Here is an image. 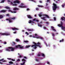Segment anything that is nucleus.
Segmentation results:
<instances>
[{
    "label": "nucleus",
    "mask_w": 65,
    "mask_h": 65,
    "mask_svg": "<svg viewBox=\"0 0 65 65\" xmlns=\"http://www.w3.org/2000/svg\"><path fill=\"white\" fill-rule=\"evenodd\" d=\"M37 56H40V55L39 54H38Z\"/></svg>",
    "instance_id": "nucleus-61"
},
{
    "label": "nucleus",
    "mask_w": 65,
    "mask_h": 65,
    "mask_svg": "<svg viewBox=\"0 0 65 65\" xmlns=\"http://www.w3.org/2000/svg\"><path fill=\"white\" fill-rule=\"evenodd\" d=\"M47 64H50V62L48 61H47Z\"/></svg>",
    "instance_id": "nucleus-50"
},
{
    "label": "nucleus",
    "mask_w": 65,
    "mask_h": 65,
    "mask_svg": "<svg viewBox=\"0 0 65 65\" xmlns=\"http://www.w3.org/2000/svg\"><path fill=\"white\" fill-rule=\"evenodd\" d=\"M17 61H20V59H17Z\"/></svg>",
    "instance_id": "nucleus-56"
},
{
    "label": "nucleus",
    "mask_w": 65,
    "mask_h": 65,
    "mask_svg": "<svg viewBox=\"0 0 65 65\" xmlns=\"http://www.w3.org/2000/svg\"><path fill=\"white\" fill-rule=\"evenodd\" d=\"M3 62H7V61L6 60H4L2 61Z\"/></svg>",
    "instance_id": "nucleus-39"
},
{
    "label": "nucleus",
    "mask_w": 65,
    "mask_h": 65,
    "mask_svg": "<svg viewBox=\"0 0 65 65\" xmlns=\"http://www.w3.org/2000/svg\"><path fill=\"white\" fill-rule=\"evenodd\" d=\"M24 42H25V43H28L29 42V41H24Z\"/></svg>",
    "instance_id": "nucleus-27"
},
{
    "label": "nucleus",
    "mask_w": 65,
    "mask_h": 65,
    "mask_svg": "<svg viewBox=\"0 0 65 65\" xmlns=\"http://www.w3.org/2000/svg\"><path fill=\"white\" fill-rule=\"evenodd\" d=\"M39 17H41L42 16V15L41 14H39Z\"/></svg>",
    "instance_id": "nucleus-38"
},
{
    "label": "nucleus",
    "mask_w": 65,
    "mask_h": 65,
    "mask_svg": "<svg viewBox=\"0 0 65 65\" xmlns=\"http://www.w3.org/2000/svg\"><path fill=\"white\" fill-rule=\"evenodd\" d=\"M6 15L7 16H9V14H7Z\"/></svg>",
    "instance_id": "nucleus-64"
},
{
    "label": "nucleus",
    "mask_w": 65,
    "mask_h": 65,
    "mask_svg": "<svg viewBox=\"0 0 65 65\" xmlns=\"http://www.w3.org/2000/svg\"><path fill=\"white\" fill-rule=\"evenodd\" d=\"M20 1L18 0H16L13 2V3H20Z\"/></svg>",
    "instance_id": "nucleus-10"
},
{
    "label": "nucleus",
    "mask_w": 65,
    "mask_h": 65,
    "mask_svg": "<svg viewBox=\"0 0 65 65\" xmlns=\"http://www.w3.org/2000/svg\"><path fill=\"white\" fill-rule=\"evenodd\" d=\"M51 29H52V30L53 31H54L55 32H56V29H54V27L53 26H51Z\"/></svg>",
    "instance_id": "nucleus-11"
},
{
    "label": "nucleus",
    "mask_w": 65,
    "mask_h": 65,
    "mask_svg": "<svg viewBox=\"0 0 65 65\" xmlns=\"http://www.w3.org/2000/svg\"><path fill=\"white\" fill-rule=\"evenodd\" d=\"M16 48H21V49H23L24 48V46H21L20 45H17L15 46Z\"/></svg>",
    "instance_id": "nucleus-3"
},
{
    "label": "nucleus",
    "mask_w": 65,
    "mask_h": 65,
    "mask_svg": "<svg viewBox=\"0 0 65 65\" xmlns=\"http://www.w3.org/2000/svg\"><path fill=\"white\" fill-rule=\"evenodd\" d=\"M28 18V19H32V17L30 15H27V16Z\"/></svg>",
    "instance_id": "nucleus-13"
},
{
    "label": "nucleus",
    "mask_w": 65,
    "mask_h": 65,
    "mask_svg": "<svg viewBox=\"0 0 65 65\" xmlns=\"http://www.w3.org/2000/svg\"><path fill=\"white\" fill-rule=\"evenodd\" d=\"M10 49H9V48L6 49V51H8V52H10V50H9Z\"/></svg>",
    "instance_id": "nucleus-20"
},
{
    "label": "nucleus",
    "mask_w": 65,
    "mask_h": 65,
    "mask_svg": "<svg viewBox=\"0 0 65 65\" xmlns=\"http://www.w3.org/2000/svg\"><path fill=\"white\" fill-rule=\"evenodd\" d=\"M45 15L46 16V17L47 18H48V19H49L50 18V17H49V16H48V15Z\"/></svg>",
    "instance_id": "nucleus-26"
},
{
    "label": "nucleus",
    "mask_w": 65,
    "mask_h": 65,
    "mask_svg": "<svg viewBox=\"0 0 65 65\" xmlns=\"http://www.w3.org/2000/svg\"><path fill=\"white\" fill-rule=\"evenodd\" d=\"M13 10H19V9L17 7H15L13 8Z\"/></svg>",
    "instance_id": "nucleus-16"
},
{
    "label": "nucleus",
    "mask_w": 65,
    "mask_h": 65,
    "mask_svg": "<svg viewBox=\"0 0 65 65\" xmlns=\"http://www.w3.org/2000/svg\"><path fill=\"white\" fill-rule=\"evenodd\" d=\"M9 63L10 64H13V62H12V61H9Z\"/></svg>",
    "instance_id": "nucleus-23"
},
{
    "label": "nucleus",
    "mask_w": 65,
    "mask_h": 65,
    "mask_svg": "<svg viewBox=\"0 0 65 65\" xmlns=\"http://www.w3.org/2000/svg\"><path fill=\"white\" fill-rule=\"evenodd\" d=\"M38 26H39V27H42V25H41V24H40V23H39L38 24Z\"/></svg>",
    "instance_id": "nucleus-19"
},
{
    "label": "nucleus",
    "mask_w": 65,
    "mask_h": 65,
    "mask_svg": "<svg viewBox=\"0 0 65 65\" xmlns=\"http://www.w3.org/2000/svg\"><path fill=\"white\" fill-rule=\"evenodd\" d=\"M4 44H7V43L6 42H4Z\"/></svg>",
    "instance_id": "nucleus-44"
},
{
    "label": "nucleus",
    "mask_w": 65,
    "mask_h": 65,
    "mask_svg": "<svg viewBox=\"0 0 65 65\" xmlns=\"http://www.w3.org/2000/svg\"><path fill=\"white\" fill-rule=\"evenodd\" d=\"M22 57H23V56H21V55H20L19 56L20 58H22Z\"/></svg>",
    "instance_id": "nucleus-58"
},
{
    "label": "nucleus",
    "mask_w": 65,
    "mask_h": 65,
    "mask_svg": "<svg viewBox=\"0 0 65 65\" xmlns=\"http://www.w3.org/2000/svg\"><path fill=\"white\" fill-rule=\"evenodd\" d=\"M3 18V16L2 15H0V19H2Z\"/></svg>",
    "instance_id": "nucleus-24"
},
{
    "label": "nucleus",
    "mask_w": 65,
    "mask_h": 65,
    "mask_svg": "<svg viewBox=\"0 0 65 65\" xmlns=\"http://www.w3.org/2000/svg\"><path fill=\"white\" fill-rule=\"evenodd\" d=\"M22 62H23V63H21L20 64L21 65H24V64H25V63H26V60H25L24 58H23L22 59Z\"/></svg>",
    "instance_id": "nucleus-4"
},
{
    "label": "nucleus",
    "mask_w": 65,
    "mask_h": 65,
    "mask_svg": "<svg viewBox=\"0 0 65 65\" xmlns=\"http://www.w3.org/2000/svg\"><path fill=\"white\" fill-rule=\"evenodd\" d=\"M60 25H61L62 26V25H63V23L62 22H61V24Z\"/></svg>",
    "instance_id": "nucleus-48"
},
{
    "label": "nucleus",
    "mask_w": 65,
    "mask_h": 65,
    "mask_svg": "<svg viewBox=\"0 0 65 65\" xmlns=\"http://www.w3.org/2000/svg\"><path fill=\"white\" fill-rule=\"evenodd\" d=\"M45 44H46V46H48V45H47V44H46V42H45Z\"/></svg>",
    "instance_id": "nucleus-54"
},
{
    "label": "nucleus",
    "mask_w": 65,
    "mask_h": 65,
    "mask_svg": "<svg viewBox=\"0 0 65 65\" xmlns=\"http://www.w3.org/2000/svg\"><path fill=\"white\" fill-rule=\"evenodd\" d=\"M9 49H10L11 50H10L11 51H14V48H13L12 47H8Z\"/></svg>",
    "instance_id": "nucleus-7"
},
{
    "label": "nucleus",
    "mask_w": 65,
    "mask_h": 65,
    "mask_svg": "<svg viewBox=\"0 0 65 65\" xmlns=\"http://www.w3.org/2000/svg\"><path fill=\"white\" fill-rule=\"evenodd\" d=\"M16 40L17 41H20V40L19 39H16Z\"/></svg>",
    "instance_id": "nucleus-32"
},
{
    "label": "nucleus",
    "mask_w": 65,
    "mask_h": 65,
    "mask_svg": "<svg viewBox=\"0 0 65 65\" xmlns=\"http://www.w3.org/2000/svg\"><path fill=\"white\" fill-rule=\"evenodd\" d=\"M30 46V45L27 46H26V48H29Z\"/></svg>",
    "instance_id": "nucleus-30"
},
{
    "label": "nucleus",
    "mask_w": 65,
    "mask_h": 65,
    "mask_svg": "<svg viewBox=\"0 0 65 65\" xmlns=\"http://www.w3.org/2000/svg\"><path fill=\"white\" fill-rule=\"evenodd\" d=\"M61 6L62 7H64V5H61Z\"/></svg>",
    "instance_id": "nucleus-55"
},
{
    "label": "nucleus",
    "mask_w": 65,
    "mask_h": 65,
    "mask_svg": "<svg viewBox=\"0 0 65 65\" xmlns=\"http://www.w3.org/2000/svg\"><path fill=\"white\" fill-rule=\"evenodd\" d=\"M53 6H52L53 9L54 11H56L57 8H59V6L57 7V5L55 3L53 4Z\"/></svg>",
    "instance_id": "nucleus-2"
},
{
    "label": "nucleus",
    "mask_w": 65,
    "mask_h": 65,
    "mask_svg": "<svg viewBox=\"0 0 65 65\" xmlns=\"http://www.w3.org/2000/svg\"><path fill=\"white\" fill-rule=\"evenodd\" d=\"M36 38H40V37H39V36H38L37 37H36Z\"/></svg>",
    "instance_id": "nucleus-41"
},
{
    "label": "nucleus",
    "mask_w": 65,
    "mask_h": 65,
    "mask_svg": "<svg viewBox=\"0 0 65 65\" xmlns=\"http://www.w3.org/2000/svg\"><path fill=\"white\" fill-rule=\"evenodd\" d=\"M36 10H39V8H36Z\"/></svg>",
    "instance_id": "nucleus-33"
},
{
    "label": "nucleus",
    "mask_w": 65,
    "mask_h": 65,
    "mask_svg": "<svg viewBox=\"0 0 65 65\" xmlns=\"http://www.w3.org/2000/svg\"><path fill=\"white\" fill-rule=\"evenodd\" d=\"M42 55L43 56V57H45V55H44V54H42Z\"/></svg>",
    "instance_id": "nucleus-29"
},
{
    "label": "nucleus",
    "mask_w": 65,
    "mask_h": 65,
    "mask_svg": "<svg viewBox=\"0 0 65 65\" xmlns=\"http://www.w3.org/2000/svg\"><path fill=\"white\" fill-rule=\"evenodd\" d=\"M5 8H6V9H10V8H9V7H5Z\"/></svg>",
    "instance_id": "nucleus-31"
},
{
    "label": "nucleus",
    "mask_w": 65,
    "mask_h": 65,
    "mask_svg": "<svg viewBox=\"0 0 65 65\" xmlns=\"http://www.w3.org/2000/svg\"><path fill=\"white\" fill-rule=\"evenodd\" d=\"M7 11V10H3L0 11V12H2L3 13H4L6 12Z\"/></svg>",
    "instance_id": "nucleus-8"
},
{
    "label": "nucleus",
    "mask_w": 65,
    "mask_h": 65,
    "mask_svg": "<svg viewBox=\"0 0 65 65\" xmlns=\"http://www.w3.org/2000/svg\"><path fill=\"white\" fill-rule=\"evenodd\" d=\"M11 61H15V59H11Z\"/></svg>",
    "instance_id": "nucleus-42"
},
{
    "label": "nucleus",
    "mask_w": 65,
    "mask_h": 65,
    "mask_svg": "<svg viewBox=\"0 0 65 65\" xmlns=\"http://www.w3.org/2000/svg\"><path fill=\"white\" fill-rule=\"evenodd\" d=\"M38 6L39 7H43V6L38 5Z\"/></svg>",
    "instance_id": "nucleus-22"
},
{
    "label": "nucleus",
    "mask_w": 65,
    "mask_h": 65,
    "mask_svg": "<svg viewBox=\"0 0 65 65\" xmlns=\"http://www.w3.org/2000/svg\"><path fill=\"white\" fill-rule=\"evenodd\" d=\"M36 61L37 62H38V60L37 59H36Z\"/></svg>",
    "instance_id": "nucleus-62"
},
{
    "label": "nucleus",
    "mask_w": 65,
    "mask_h": 65,
    "mask_svg": "<svg viewBox=\"0 0 65 65\" xmlns=\"http://www.w3.org/2000/svg\"><path fill=\"white\" fill-rule=\"evenodd\" d=\"M26 10H27V11H28V10H30V9H29V8H27L26 9Z\"/></svg>",
    "instance_id": "nucleus-45"
},
{
    "label": "nucleus",
    "mask_w": 65,
    "mask_h": 65,
    "mask_svg": "<svg viewBox=\"0 0 65 65\" xmlns=\"http://www.w3.org/2000/svg\"><path fill=\"white\" fill-rule=\"evenodd\" d=\"M52 36L53 37H54V36H55V34H54V33H52Z\"/></svg>",
    "instance_id": "nucleus-34"
},
{
    "label": "nucleus",
    "mask_w": 65,
    "mask_h": 65,
    "mask_svg": "<svg viewBox=\"0 0 65 65\" xmlns=\"http://www.w3.org/2000/svg\"><path fill=\"white\" fill-rule=\"evenodd\" d=\"M32 43L34 44V45H32L31 47H33V48H35V49H36L37 48V46H38L40 48H41V47H42V46L41 45V43H39V42H38L37 43L33 42Z\"/></svg>",
    "instance_id": "nucleus-1"
},
{
    "label": "nucleus",
    "mask_w": 65,
    "mask_h": 65,
    "mask_svg": "<svg viewBox=\"0 0 65 65\" xmlns=\"http://www.w3.org/2000/svg\"><path fill=\"white\" fill-rule=\"evenodd\" d=\"M17 12L16 11H13V13H16Z\"/></svg>",
    "instance_id": "nucleus-60"
},
{
    "label": "nucleus",
    "mask_w": 65,
    "mask_h": 65,
    "mask_svg": "<svg viewBox=\"0 0 65 65\" xmlns=\"http://www.w3.org/2000/svg\"><path fill=\"white\" fill-rule=\"evenodd\" d=\"M59 41L60 42H63V41H64V39H62L61 40H60Z\"/></svg>",
    "instance_id": "nucleus-28"
},
{
    "label": "nucleus",
    "mask_w": 65,
    "mask_h": 65,
    "mask_svg": "<svg viewBox=\"0 0 65 65\" xmlns=\"http://www.w3.org/2000/svg\"><path fill=\"white\" fill-rule=\"evenodd\" d=\"M7 59H8V60H11V58H7Z\"/></svg>",
    "instance_id": "nucleus-43"
},
{
    "label": "nucleus",
    "mask_w": 65,
    "mask_h": 65,
    "mask_svg": "<svg viewBox=\"0 0 65 65\" xmlns=\"http://www.w3.org/2000/svg\"><path fill=\"white\" fill-rule=\"evenodd\" d=\"M58 26H59V27H61V28L62 30H64V29H65V26H64H64H63L61 24H58Z\"/></svg>",
    "instance_id": "nucleus-5"
},
{
    "label": "nucleus",
    "mask_w": 65,
    "mask_h": 65,
    "mask_svg": "<svg viewBox=\"0 0 65 65\" xmlns=\"http://www.w3.org/2000/svg\"><path fill=\"white\" fill-rule=\"evenodd\" d=\"M21 5L22 6H23V5H24V4H23V3H21Z\"/></svg>",
    "instance_id": "nucleus-53"
},
{
    "label": "nucleus",
    "mask_w": 65,
    "mask_h": 65,
    "mask_svg": "<svg viewBox=\"0 0 65 65\" xmlns=\"http://www.w3.org/2000/svg\"><path fill=\"white\" fill-rule=\"evenodd\" d=\"M24 58H25V59H27V58L26 56H24L23 57Z\"/></svg>",
    "instance_id": "nucleus-40"
},
{
    "label": "nucleus",
    "mask_w": 65,
    "mask_h": 65,
    "mask_svg": "<svg viewBox=\"0 0 65 65\" xmlns=\"http://www.w3.org/2000/svg\"><path fill=\"white\" fill-rule=\"evenodd\" d=\"M25 34H27V35H29V34L27 32H26Z\"/></svg>",
    "instance_id": "nucleus-36"
},
{
    "label": "nucleus",
    "mask_w": 65,
    "mask_h": 65,
    "mask_svg": "<svg viewBox=\"0 0 65 65\" xmlns=\"http://www.w3.org/2000/svg\"><path fill=\"white\" fill-rule=\"evenodd\" d=\"M43 29H46V28L45 27H43Z\"/></svg>",
    "instance_id": "nucleus-52"
},
{
    "label": "nucleus",
    "mask_w": 65,
    "mask_h": 65,
    "mask_svg": "<svg viewBox=\"0 0 65 65\" xmlns=\"http://www.w3.org/2000/svg\"><path fill=\"white\" fill-rule=\"evenodd\" d=\"M11 3L13 5V6H17V5L16 4H13V3L12 2H11Z\"/></svg>",
    "instance_id": "nucleus-18"
},
{
    "label": "nucleus",
    "mask_w": 65,
    "mask_h": 65,
    "mask_svg": "<svg viewBox=\"0 0 65 65\" xmlns=\"http://www.w3.org/2000/svg\"><path fill=\"white\" fill-rule=\"evenodd\" d=\"M32 23H34V22H33V21H32L31 20H29V22H28V23H29V24H31Z\"/></svg>",
    "instance_id": "nucleus-17"
},
{
    "label": "nucleus",
    "mask_w": 65,
    "mask_h": 65,
    "mask_svg": "<svg viewBox=\"0 0 65 65\" xmlns=\"http://www.w3.org/2000/svg\"><path fill=\"white\" fill-rule=\"evenodd\" d=\"M19 7L20 8H27V7L26 6H19Z\"/></svg>",
    "instance_id": "nucleus-9"
},
{
    "label": "nucleus",
    "mask_w": 65,
    "mask_h": 65,
    "mask_svg": "<svg viewBox=\"0 0 65 65\" xmlns=\"http://www.w3.org/2000/svg\"><path fill=\"white\" fill-rule=\"evenodd\" d=\"M54 21H56V17L54 18Z\"/></svg>",
    "instance_id": "nucleus-51"
},
{
    "label": "nucleus",
    "mask_w": 65,
    "mask_h": 65,
    "mask_svg": "<svg viewBox=\"0 0 65 65\" xmlns=\"http://www.w3.org/2000/svg\"><path fill=\"white\" fill-rule=\"evenodd\" d=\"M4 60V59H0V61H3ZM0 64H3V63L0 62Z\"/></svg>",
    "instance_id": "nucleus-21"
},
{
    "label": "nucleus",
    "mask_w": 65,
    "mask_h": 65,
    "mask_svg": "<svg viewBox=\"0 0 65 65\" xmlns=\"http://www.w3.org/2000/svg\"><path fill=\"white\" fill-rule=\"evenodd\" d=\"M40 39H42V40H43V38L42 37H41L40 38Z\"/></svg>",
    "instance_id": "nucleus-46"
},
{
    "label": "nucleus",
    "mask_w": 65,
    "mask_h": 65,
    "mask_svg": "<svg viewBox=\"0 0 65 65\" xmlns=\"http://www.w3.org/2000/svg\"><path fill=\"white\" fill-rule=\"evenodd\" d=\"M8 11H10V12H11L12 13H13V12L11 10H8Z\"/></svg>",
    "instance_id": "nucleus-35"
},
{
    "label": "nucleus",
    "mask_w": 65,
    "mask_h": 65,
    "mask_svg": "<svg viewBox=\"0 0 65 65\" xmlns=\"http://www.w3.org/2000/svg\"><path fill=\"white\" fill-rule=\"evenodd\" d=\"M11 19H12V20H15V17H14L13 18H11Z\"/></svg>",
    "instance_id": "nucleus-37"
},
{
    "label": "nucleus",
    "mask_w": 65,
    "mask_h": 65,
    "mask_svg": "<svg viewBox=\"0 0 65 65\" xmlns=\"http://www.w3.org/2000/svg\"><path fill=\"white\" fill-rule=\"evenodd\" d=\"M50 0H47V2H50Z\"/></svg>",
    "instance_id": "nucleus-49"
},
{
    "label": "nucleus",
    "mask_w": 65,
    "mask_h": 65,
    "mask_svg": "<svg viewBox=\"0 0 65 65\" xmlns=\"http://www.w3.org/2000/svg\"><path fill=\"white\" fill-rule=\"evenodd\" d=\"M36 19L35 18V19H33L32 20V21H36Z\"/></svg>",
    "instance_id": "nucleus-47"
},
{
    "label": "nucleus",
    "mask_w": 65,
    "mask_h": 65,
    "mask_svg": "<svg viewBox=\"0 0 65 65\" xmlns=\"http://www.w3.org/2000/svg\"><path fill=\"white\" fill-rule=\"evenodd\" d=\"M27 31H31V32H32V31H34V30L33 29H27Z\"/></svg>",
    "instance_id": "nucleus-15"
},
{
    "label": "nucleus",
    "mask_w": 65,
    "mask_h": 65,
    "mask_svg": "<svg viewBox=\"0 0 65 65\" xmlns=\"http://www.w3.org/2000/svg\"><path fill=\"white\" fill-rule=\"evenodd\" d=\"M1 35H10V33H1Z\"/></svg>",
    "instance_id": "nucleus-6"
},
{
    "label": "nucleus",
    "mask_w": 65,
    "mask_h": 65,
    "mask_svg": "<svg viewBox=\"0 0 65 65\" xmlns=\"http://www.w3.org/2000/svg\"><path fill=\"white\" fill-rule=\"evenodd\" d=\"M9 22L10 23H12V20H9Z\"/></svg>",
    "instance_id": "nucleus-25"
},
{
    "label": "nucleus",
    "mask_w": 65,
    "mask_h": 65,
    "mask_svg": "<svg viewBox=\"0 0 65 65\" xmlns=\"http://www.w3.org/2000/svg\"><path fill=\"white\" fill-rule=\"evenodd\" d=\"M17 33V32L16 31H15V32H13V33L14 34H16V33Z\"/></svg>",
    "instance_id": "nucleus-59"
},
{
    "label": "nucleus",
    "mask_w": 65,
    "mask_h": 65,
    "mask_svg": "<svg viewBox=\"0 0 65 65\" xmlns=\"http://www.w3.org/2000/svg\"><path fill=\"white\" fill-rule=\"evenodd\" d=\"M39 2L40 3H42V1H39Z\"/></svg>",
    "instance_id": "nucleus-63"
},
{
    "label": "nucleus",
    "mask_w": 65,
    "mask_h": 65,
    "mask_svg": "<svg viewBox=\"0 0 65 65\" xmlns=\"http://www.w3.org/2000/svg\"><path fill=\"white\" fill-rule=\"evenodd\" d=\"M47 24H49V23L48 22H47L46 23Z\"/></svg>",
    "instance_id": "nucleus-57"
},
{
    "label": "nucleus",
    "mask_w": 65,
    "mask_h": 65,
    "mask_svg": "<svg viewBox=\"0 0 65 65\" xmlns=\"http://www.w3.org/2000/svg\"><path fill=\"white\" fill-rule=\"evenodd\" d=\"M12 30H15V31L16 30H19V29H18L15 28H12Z\"/></svg>",
    "instance_id": "nucleus-12"
},
{
    "label": "nucleus",
    "mask_w": 65,
    "mask_h": 65,
    "mask_svg": "<svg viewBox=\"0 0 65 65\" xmlns=\"http://www.w3.org/2000/svg\"><path fill=\"white\" fill-rule=\"evenodd\" d=\"M45 17H41V19H42L43 20H44V21H45L46 19H45Z\"/></svg>",
    "instance_id": "nucleus-14"
}]
</instances>
